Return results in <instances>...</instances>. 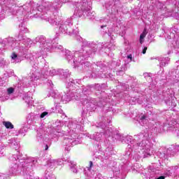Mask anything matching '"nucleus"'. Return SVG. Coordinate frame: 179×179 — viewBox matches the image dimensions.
<instances>
[{"mask_svg":"<svg viewBox=\"0 0 179 179\" xmlns=\"http://www.w3.org/2000/svg\"><path fill=\"white\" fill-rule=\"evenodd\" d=\"M3 125L7 129H13L14 126L10 122H3Z\"/></svg>","mask_w":179,"mask_h":179,"instance_id":"f257e3e1","label":"nucleus"},{"mask_svg":"<svg viewBox=\"0 0 179 179\" xmlns=\"http://www.w3.org/2000/svg\"><path fill=\"white\" fill-rule=\"evenodd\" d=\"M146 34H148V32L146 31V29H145L143 30V33L140 35L141 44H142V40H143V38L146 37Z\"/></svg>","mask_w":179,"mask_h":179,"instance_id":"f03ea898","label":"nucleus"},{"mask_svg":"<svg viewBox=\"0 0 179 179\" xmlns=\"http://www.w3.org/2000/svg\"><path fill=\"white\" fill-rule=\"evenodd\" d=\"M8 94H12V93H13V92H15V89L13 87H9L7 90Z\"/></svg>","mask_w":179,"mask_h":179,"instance_id":"7ed1b4c3","label":"nucleus"},{"mask_svg":"<svg viewBox=\"0 0 179 179\" xmlns=\"http://www.w3.org/2000/svg\"><path fill=\"white\" fill-rule=\"evenodd\" d=\"M11 58L12 59H16V58H17V55H16L15 52H13Z\"/></svg>","mask_w":179,"mask_h":179,"instance_id":"20e7f679","label":"nucleus"},{"mask_svg":"<svg viewBox=\"0 0 179 179\" xmlns=\"http://www.w3.org/2000/svg\"><path fill=\"white\" fill-rule=\"evenodd\" d=\"M48 114V112H43L41 114V118H44L45 115Z\"/></svg>","mask_w":179,"mask_h":179,"instance_id":"39448f33","label":"nucleus"},{"mask_svg":"<svg viewBox=\"0 0 179 179\" xmlns=\"http://www.w3.org/2000/svg\"><path fill=\"white\" fill-rule=\"evenodd\" d=\"M146 51H148V47H145L143 50V54H146Z\"/></svg>","mask_w":179,"mask_h":179,"instance_id":"423d86ee","label":"nucleus"},{"mask_svg":"<svg viewBox=\"0 0 179 179\" xmlns=\"http://www.w3.org/2000/svg\"><path fill=\"white\" fill-rule=\"evenodd\" d=\"M93 167V162L90 161V169H92Z\"/></svg>","mask_w":179,"mask_h":179,"instance_id":"0eeeda50","label":"nucleus"},{"mask_svg":"<svg viewBox=\"0 0 179 179\" xmlns=\"http://www.w3.org/2000/svg\"><path fill=\"white\" fill-rule=\"evenodd\" d=\"M127 58H128L129 59H131V61H132V55H128V56H127Z\"/></svg>","mask_w":179,"mask_h":179,"instance_id":"6e6552de","label":"nucleus"},{"mask_svg":"<svg viewBox=\"0 0 179 179\" xmlns=\"http://www.w3.org/2000/svg\"><path fill=\"white\" fill-rule=\"evenodd\" d=\"M164 178H166V177H164V176H159L158 178H157V179H164Z\"/></svg>","mask_w":179,"mask_h":179,"instance_id":"1a4fd4ad","label":"nucleus"},{"mask_svg":"<svg viewBox=\"0 0 179 179\" xmlns=\"http://www.w3.org/2000/svg\"><path fill=\"white\" fill-rule=\"evenodd\" d=\"M141 120H146V116H145V115L142 116Z\"/></svg>","mask_w":179,"mask_h":179,"instance_id":"9d476101","label":"nucleus"},{"mask_svg":"<svg viewBox=\"0 0 179 179\" xmlns=\"http://www.w3.org/2000/svg\"><path fill=\"white\" fill-rule=\"evenodd\" d=\"M45 150H48V145H45Z\"/></svg>","mask_w":179,"mask_h":179,"instance_id":"9b49d317","label":"nucleus"},{"mask_svg":"<svg viewBox=\"0 0 179 179\" xmlns=\"http://www.w3.org/2000/svg\"><path fill=\"white\" fill-rule=\"evenodd\" d=\"M101 29H103V27H104V26H101Z\"/></svg>","mask_w":179,"mask_h":179,"instance_id":"f8f14e48","label":"nucleus"}]
</instances>
